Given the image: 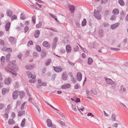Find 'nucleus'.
I'll return each mask as SVG.
<instances>
[{"mask_svg":"<svg viewBox=\"0 0 128 128\" xmlns=\"http://www.w3.org/2000/svg\"><path fill=\"white\" fill-rule=\"evenodd\" d=\"M16 60H14L11 62V66H10V69L13 72H16L18 70V67L15 64Z\"/></svg>","mask_w":128,"mask_h":128,"instance_id":"1","label":"nucleus"},{"mask_svg":"<svg viewBox=\"0 0 128 128\" xmlns=\"http://www.w3.org/2000/svg\"><path fill=\"white\" fill-rule=\"evenodd\" d=\"M94 16L97 19L100 20L101 18V16L99 12L98 11L95 10L94 12Z\"/></svg>","mask_w":128,"mask_h":128,"instance_id":"2","label":"nucleus"},{"mask_svg":"<svg viewBox=\"0 0 128 128\" xmlns=\"http://www.w3.org/2000/svg\"><path fill=\"white\" fill-rule=\"evenodd\" d=\"M8 40L12 44H14L16 42V39L15 38L12 36L9 37L8 38Z\"/></svg>","mask_w":128,"mask_h":128,"instance_id":"3","label":"nucleus"},{"mask_svg":"<svg viewBox=\"0 0 128 128\" xmlns=\"http://www.w3.org/2000/svg\"><path fill=\"white\" fill-rule=\"evenodd\" d=\"M20 92L17 90H16L14 91L12 94V97L13 99H17L18 96Z\"/></svg>","mask_w":128,"mask_h":128,"instance_id":"4","label":"nucleus"},{"mask_svg":"<svg viewBox=\"0 0 128 128\" xmlns=\"http://www.w3.org/2000/svg\"><path fill=\"white\" fill-rule=\"evenodd\" d=\"M53 67L54 70L57 72H60L63 70L62 67L60 66L59 67L57 66H53Z\"/></svg>","mask_w":128,"mask_h":128,"instance_id":"5","label":"nucleus"},{"mask_svg":"<svg viewBox=\"0 0 128 128\" xmlns=\"http://www.w3.org/2000/svg\"><path fill=\"white\" fill-rule=\"evenodd\" d=\"M43 46L45 47L46 49L49 48L50 47V43L47 41H44L42 43Z\"/></svg>","mask_w":128,"mask_h":128,"instance_id":"6","label":"nucleus"},{"mask_svg":"<svg viewBox=\"0 0 128 128\" xmlns=\"http://www.w3.org/2000/svg\"><path fill=\"white\" fill-rule=\"evenodd\" d=\"M126 15L125 12L124 11H122L120 12V20H123L124 19Z\"/></svg>","mask_w":128,"mask_h":128,"instance_id":"7","label":"nucleus"},{"mask_svg":"<svg viewBox=\"0 0 128 128\" xmlns=\"http://www.w3.org/2000/svg\"><path fill=\"white\" fill-rule=\"evenodd\" d=\"M70 84L69 83H66L62 86L61 88L62 89H65L68 88L70 87Z\"/></svg>","mask_w":128,"mask_h":128,"instance_id":"8","label":"nucleus"},{"mask_svg":"<svg viewBox=\"0 0 128 128\" xmlns=\"http://www.w3.org/2000/svg\"><path fill=\"white\" fill-rule=\"evenodd\" d=\"M26 74L29 78H32V79H34L36 78V75H32V73L29 71H27L26 72Z\"/></svg>","mask_w":128,"mask_h":128,"instance_id":"9","label":"nucleus"},{"mask_svg":"<svg viewBox=\"0 0 128 128\" xmlns=\"http://www.w3.org/2000/svg\"><path fill=\"white\" fill-rule=\"evenodd\" d=\"M34 66V64H28L26 66V68L27 70H30L33 69Z\"/></svg>","mask_w":128,"mask_h":128,"instance_id":"10","label":"nucleus"},{"mask_svg":"<svg viewBox=\"0 0 128 128\" xmlns=\"http://www.w3.org/2000/svg\"><path fill=\"white\" fill-rule=\"evenodd\" d=\"M40 34V31L38 30H35L34 31V36L36 38H38Z\"/></svg>","mask_w":128,"mask_h":128,"instance_id":"11","label":"nucleus"},{"mask_svg":"<svg viewBox=\"0 0 128 128\" xmlns=\"http://www.w3.org/2000/svg\"><path fill=\"white\" fill-rule=\"evenodd\" d=\"M120 25L119 22L115 23L112 25L110 26V28L112 30L115 29L116 28L118 27Z\"/></svg>","mask_w":128,"mask_h":128,"instance_id":"12","label":"nucleus"},{"mask_svg":"<svg viewBox=\"0 0 128 128\" xmlns=\"http://www.w3.org/2000/svg\"><path fill=\"white\" fill-rule=\"evenodd\" d=\"M58 40V38L56 37H55L53 40L52 43V46L53 48H55L56 46V42Z\"/></svg>","mask_w":128,"mask_h":128,"instance_id":"13","label":"nucleus"},{"mask_svg":"<svg viewBox=\"0 0 128 128\" xmlns=\"http://www.w3.org/2000/svg\"><path fill=\"white\" fill-rule=\"evenodd\" d=\"M6 14L8 16L11 17L12 15L13 12L11 10L8 9L6 11Z\"/></svg>","mask_w":128,"mask_h":128,"instance_id":"14","label":"nucleus"},{"mask_svg":"<svg viewBox=\"0 0 128 128\" xmlns=\"http://www.w3.org/2000/svg\"><path fill=\"white\" fill-rule=\"evenodd\" d=\"M82 78V74L81 72H78L77 74V80L79 81H80Z\"/></svg>","mask_w":128,"mask_h":128,"instance_id":"15","label":"nucleus"},{"mask_svg":"<svg viewBox=\"0 0 128 128\" xmlns=\"http://www.w3.org/2000/svg\"><path fill=\"white\" fill-rule=\"evenodd\" d=\"M11 80L12 79L10 78H6L4 80V83L8 85L10 83Z\"/></svg>","mask_w":128,"mask_h":128,"instance_id":"16","label":"nucleus"},{"mask_svg":"<svg viewBox=\"0 0 128 128\" xmlns=\"http://www.w3.org/2000/svg\"><path fill=\"white\" fill-rule=\"evenodd\" d=\"M46 122L47 124V126L49 127L52 126V122L51 120L50 119H48L46 120Z\"/></svg>","mask_w":128,"mask_h":128,"instance_id":"17","label":"nucleus"},{"mask_svg":"<svg viewBox=\"0 0 128 128\" xmlns=\"http://www.w3.org/2000/svg\"><path fill=\"white\" fill-rule=\"evenodd\" d=\"M72 48L71 46L69 44H68L66 46V50L67 53L70 52L71 51Z\"/></svg>","mask_w":128,"mask_h":128,"instance_id":"18","label":"nucleus"},{"mask_svg":"<svg viewBox=\"0 0 128 128\" xmlns=\"http://www.w3.org/2000/svg\"><path fill=\"white\" fill-rule=\"evenodd\" d=\"M106 81L107 83L108 84H112L114 83L113 81L111 79L109 78H106Z\"/></svg>","mask_w":128,"mask_h":128,"instance_id":"19","label":"nucleus"},{"mask_svg":"<svg viewBox=\"0 0 128 128\" xmlns=\"http://www.w3.org/2000/svg\"><path fill=\"white\" fill-rule=\"evenodd\" d=\"M62 76L63 80H66L67 78L68 75L66 72H63Z\"/></svg>","mask_w":128,"mask_h":128,"instance_id":"20","label":"nucleus"},{"mask_svg":"<svg viewBox=\"0 0 128 128\" xmlns=\"http://www.w3.org/2000/svg\"><path fill=\"white\" fill-rule=\"evenodd\" d=\"M69 8L71 12L72 13H74L75 10V7L74 6L72 5H70L69 6Z\"/></svg>","mask_w":128,"mask_h":128,"instance_id":"21","label":"nucleus"},{"mask_svg":"<svg viewBox=\"0 0 128 128\" xmlns=\"http://www.w3.org/2000/svg\"><path fill=\"white\" fill-rule=\"evenodd\" d=\"M10 25V22H8L6 23L5 26V29L6 30L8 31V30Z\"/></svg>","mask_w":128,"mask_h":128,"instance_id":"22","label":"nucleus"},{"mask_svg":"<svg viewBox=\"0 0 128 128\" xmlns=\"http://www.w3.org/2000/svg\"><path fill=\"white\" fill-rule=\"evenodd\" d=\"M119 12L118 9L117 8L114 9L112 11V13L116 15H118L119 13Z\"/></svg>","mask_w":128,"mask_h":128,"instance_id":"23","label":"nucleus"},{"mask_svg":"<svg viewBox=\"0 0 128 128\" xmlns=\"http://www.w3.org/2000/svg\"><path fill=\"white\" fill-rule=\"evenodd\" d=\"M15 123L14 121L13 118H10L8 121V124L9 125L13 124Z\"/></svg>","mask_w":128,"mask_h":128,"instance_id":"24","label":"nucleus"},{"mask_svg":"<svg viewBox=\"0 0 128 128\" xmlns=\"http://www.w3.org/2000/svg\"><path fill=\"white\" fill-rule=\"evenodd\" d=\"M9 91L8 90H7L6 88H3L2 90V94L3 95H4L6 92Z\"/></svg>","mask_w":128,"mask_h":128,"instance_id":"25","label":"nucleus"},{"mask_svg":"<svg viewBox=\"0 0 128 128\" xmlns=\"http://www.w3.org/2000/svg\"><path fill=\"white\" fill-rule=\"evenodd\" d=\"M52 61V60L50 58L48 59L45 63V65L46 66H49Z\"/></svg>","mask_w":128,"mask_h":128,"instance_id":"26","label":"nucleus"},{"mask_svg":"<svg viewBox=\"0 0 128 128\" xmlns=\"http://www.w3.org/2000/svg\"><path fill=\"white\" fill-rule=\"evenodd\" d=\"M36 50L38 52H40L41 51V48L40 47L39 45H37L36 46Z\"/></svg>","mask_w":128,"mask_h":128,"instance_id":"27","label":"nucleus"},{"mask_svg":"<svg viewBox=\"0 0 128 128\" xmlns=\"http://www.w3.org/2000/svg\"><path fill=\"white\" fill-rule=\"evenodd\" d=\"M19 95H20V98L22 99L24 97V93L23 91H20V92Z\"/></svg>","mask_w":128,"mask_h":128,"instance_id":"28","label":"nucleus"},{"mask_svg":"<svg viewBox=\"0 0 128 128\" xmlns=\"http://www.w3.org/2000/svg\"><path fill=\"white\" fill-rule=\"evenodd\" d=\"M10 53L8 54L6 56V62H9L10 59Z\"/></svg>","mask_w":128,"mask_h":128,"instance_id":"29","label":"nucleus"},{"mask_svg":"<svg viewBox=\"0 0 128 128\" xmlns=\"http://www.w3.org/2000/svg\"><path fill=\"white\" fill-rule=\"evenodd\" d=\"M46 51L43 50L42 51L41 53V55L42 58H44L46 55Z\"/></svg>","mask_w":128,"mask_h":128,"instance_id":"30","label":"nucleus"},{"mask_svg":"<svg viewBox=\"0 0 128 128\" xmlns=\"http://www.w3.org/2000/svg\"><path fill=\"white\" fill-rule=\"evenodd\" d=\"M42 24V22L41 21L38 24L36 25V27L37 28H39L41 27Z\"/></svg>","mask_w":128,"mask_h":128,"instance_id":"31","label":"nucleus"},{"mask_svg":"<svg viewBox=\"0 0 128 128\" xmlns=\"http://www.w3.org/2000/svg\"><path fill=\"white\" fill-rule=\"evenodd\" d=\"M118 3L122 6H124L125 4L123 0H119Z\"/></svg>","mask_w":128,"mask_h":128,"instance_id":"32","label":"nucleus"},{"mask_svg":"<svg viewBox=\"0 0 128 128\" xmlns=\"http://www.w3.org/2000/svg\"><path fill=\"white\" fill-rule=\"evenodd\" d=\"M86 19H84L83 21H82V26H84L86 25Z\"/></svg>","mask_w":128,"mask_h":128,"instance_id":"33","label":"nucleus"},{"mask_svg":"<svg viewBox=\"0 0 128 128\" xmlns=\"http://www.w3.org/2000/svg\"><path fill=\"white\" fill-rule=\"evenodd\" d=\"M25 113V111L24 110H22L19 112L18 113V116H22V114H24Z\"/></svg>","mask_w":128,"mask_h":128,"instance_id":"34","label":"nucleus"},{"mask_svg":"<svg viewBox=\"0 0 128 128\" xmlns=\"http://www.w3.org/2000/svg\"><path fill=\"white\" fill-rule=\"evenodd\" d=\"M116 114H112V120L114 121H115L116 120Z\"/></svg>","mask_w":128,"mask_h":128,"instance_id":"35","label":"nucleus"},{"mask_svg":"<svg viewBox=\"0 0 128 128\" xmlns=\"http://www.w3.org/2000/svg\"><path fill=\"white\" fill-rule=\"evenodd\" d=\"M26 119L25 118H24L22 121V122L21 124V126L22 127H23L24 126L25 122Z\"/></svg>","mask_w":128,"mask_h":128,"instance_id":"36","label":"nucleus"},{"mask_svg":"<svg viewBox=\"0 0 128 128\" xmlns=\"http://www.w3.org/2000/svg\"><path fill=\"white\" fill-rule=\"evenodd\" d=\"M88 63L89 65L91 64L93 62V60L92 59L89 57L88 59Z\"/></svg>","mask_w":128,"mask_h":128,"instance_id":"37","label":"nucleus"},{"mask_svg":"<svg viewBox=\"0 0 128 128\" xmlns=\"http://www.w3.org/2000/svg\"><path fill=\"white\" fill-rule=\"evenodd\" d=\"M12 49L10 48H6L5 49V51L7 52L11 53L12 52Z\"/></svg>","mask_w":128,"mask_h":128,"instance_id":"38","label":"nucleus"},{"mask_svg":"<svg viewBox=\"0 0 128 128\" xmlns=\"http://www.w3.org/2000/svg\"><path fill=\"white\" fill-rule=\"evenodd\" d=\"M71 81L73 84H74L76 82L75 79L74 78L73 76H72L70 77Z\"/></svg>","mask_w":128,"mask_h":128,"instance_id":"39","label":"nucleus"},{"mask_svg":"<svg viewBox=\"0 0 128 128\" xmlns=\"http://www.w3.org/2000/svg\"><path fill=\"white\" fill-rule=\"evenodd\" d=\"M20 19L21 20H24L25 19V16L24 14L22 13L20 15Z\"/></svg>","mask_w":128,"mask_h":128,"instance_id":"40","label":"nucleus"},{"mask_svg":"<svg viewBox=\"0 0 128 128\" xmlns=\"http://www.w3.org/2000/svg\"><path fill=\"white\" fill-rule=\"evenodd\" d=\"M72 106L73 110L75 112L77 111V109L76 108V107L75 105L74 104H72Z\"/></svg>","mask_w":128,"mask_h":128,"instance_id":"41","label":"nucleus"},{"mask_svg":"<svg viewBox=\"0 0 128 128\" xmlns=\"http://www.w3.org/2000/svg\"><path fill=\"white\" fill-rule=\"evenodd\" d=\"M1 63H4L5 61V58L4 56H2L0 58Z\"/></svg>","mask_w":128,"mask_h":128,"instance_id":"42","label":"nucleus"},{"mask_svg":"<svg viewBox=\"0 0 128 128\" xmlns=\"http://www.w3.org/2000/svg\"><path fill=\"white\" fill-rule=\"evenodd\" d=\"M90 92L91 93L94 95H96L97 94V92L95 90H90Z\"/></svg>","mask_w":128,"mask_h":128,"instance_id":"43","label":"nucleus"},{"mask_svg":"<svg viewBox=\"0 0 128 128\" xmlns=\"http://www.w3.org/2000/svg\"><path fill=\"white\" fill-rule=\"evenodd\" d=\"M116 17L114 15H112L110 18V20H115L116 19Z\"/></svg>","mask_w":128,"mask_h":128,"instance_id":"44","label":"nucleus"},{"mask_svg":"<svg viewBox=\"0 0 128 128\" xmlns=\"http://www.w3.org/2000/svg\"><path fill=\"white\" fill-rule=\"evenodd\" d=\"M33 56L34 58H36L38 56V53L36 52H33Z\"/></svg>","mask_w":128,"mask_h":128,"instance_id":"45","label":"nucleus"},{"mask_svg":"<svg viewBox=\"0 0 128 128\" xmlns=\"http://www.w3.org/2000/svg\"><path fill=\"white\" fill-rule=\"evenodd\" d=\"M79 50V48L78 46H75L74 48V52H76Z\"/></svg>","mask_w":128,"mask_h":128,"instance_id":"46","label":"nucleus"},{"mask_svg":"<svg viewBox=\"0 0 128 128\" xmlns=\"http://www.w3.org/2000/svg\"><path fill=\"white\" fill-rule=\"evenodd\" d=\"M56 76V74H54L52 76L51 80H52L53 81L54 80Z\"/></svg>","mask_w":128,"mask_h":128,"instance_id":"47","label":"nucleus"},{"mask_svg":"<svg viewBox=\"0 0 128 128\" xmlns=\"http://www.w3.org/2000/svg\"><path fill=\"white\" fill-rule=\"evenodd\" d=\"M11 17H12L11 20L12 21L17 19V16H16L15 14L13 15Z\"/></svg>","mask_w":128,"mask_h":128,"instance_id":"48","label":"nucleus"},{"mask_svg":"<svg viewBox=\"0 0 128 128\" xmlns=\"http://www.w3.org/2000/svg\"><path fill=\"white\" fill-rule=\"evenodd\" d=\"M21 103V102L20 100L18 101L16 103V107H17L18 106H20Z\"/></svg>","mask_w":128,"mask_h":128,"instance_id":"49","label":"nucleus"},{"mask_svg":"<svg viewBox=\"0 0 128 128\" xmlns=\"http://www.w3.org/2000/svg\"><path fill=\"white\" fill-rule=\"evenodd\" d=\"M5 70L8 72H10L11 73V72H12L10 70H12L10 69V68H6L5 69Z\"/></svg>","mask_w":128,"mask_h":128,"instance_id":"50","label":"nucleus"},{"mask_svg":"<svg viewBox=\"0 0 128 128\" xmlns=\"http://www.w3.org/2000/svg\"><path fill=\"white\" fill-rule=\"evenodd\" d=\"M26 102H23L22 105H21V106L20 107V109L21 110H23L24 109V105L25 104Z\"/></svg>","mask_w":128,"mask_h":128,"instance_id":"51","label":"nucleus"},{"mask_svg":"<svg viewBox=\"0 0 128 128\" xmlns=\"http://www.w3.org/2000/svg\"><path fill=\"white\" fill-rule=\"evenodd\" d=\"M36 17L34 16L32 17V21L33 23L35 24L36 23Z\"/></svg>","mask_w":128,"mask_h":128,"instance_id":"52","label":"nucleus"},{"mask_svg":"<svg viewBox=\"0 0 128 128\" xmlns=\"http://www.w3.org/2000/svg\"><path fill=\"white\" fill-rule=\"evenodd\" d=\"M33 42L32 40H30L28 42L27 44V45L28 46H30L33 45Z\"/></svg>","mask_w":128,"mask_h":128,"instance_id":"53","label":"nucleus"},{"mask_svg":"<svg viewBox=\"0 0 128 128\" xmlns=\"http://www.w3.org/2000/svg\"><path fill=\"white\" fill-rule=\"evenodd\" d=\"M59 122L63 126H64L65 125V123L63 122L62 121L60 120H58Z\"/></svg>","mask_w":128,"mask_h":128,"instance_id":"54","label":"nucleus"},{"mask_svg":"<svg viewBox=\"0 0 128 128\" xmlns=\"http://www.w3.org/2000/svg\"><path fill=\"white\" fill-rule=\"evenodd\" d=\"M49 29L50 30L53 31L54 32H58V31H57V30L54 28H50Z\"/></svg>","mask_w":128,"mask_h":128,"instance_id":"55","label":"nucleus"},{"mask_svg":"<svg viewBox=\"0 0 128 128\" xmlns=\"http://www.w3.org/2000/svg\"><path fill=\"white\" fill-rule=\"evenodd\" d=\"M110 49L112 50L117 51L118 50H119L120 49L118 48H110Z\"/></svg>","mask_w":128,"mask_h":128,"instance_id":"56","label":"nucleus"},{"mask_svg":"<svg viewBox=\"0 0 128 128\" xmlns=\"http://www.w3.org/2000/svg\"><path fill=\"white\" fill-rule=\"evenodd\" d=\"M11 116L12 118H14L16 116V114L14 112H13L11 113Z\"/></svg>","mask_w":128,"mask_h":128,"instance_id":"57","label":"nucleus"},{"mask_svg":"<svg viewBox=\"0 0 128 128\" xmlns=\"http://www.w3.org/2000/svg\"><path fill=\"white\" fill-rule=\"evenodd\" d=\"M47 86V84L46 82H42L41 83V85H39V86Z\"/></svg>","mask_w":128,"mask_h":128,"instance_id":"58","label":"nucleus"},{"mask_svg":"<svg viewBox=\"0 0 128 128\" xmlns=\"http://www.w3.org/2000/svg\"><path fill=\"white\" fill-rule=\"evenodd\" d=\"M0 44L2 46H3L4 45V43L3 40L1 39H0Z\"/></svg>","mask_w":128,"mask_h":128,"instance_id":"59","label":"nucleus"},{"mask_svg":"<svg viewBox=\"0 0 128 128\" xmlns=\"http://www.w3.org/2000/svg\"><path fill=\"white\" fill-rule=\"evenodd\" d=\"M75 24L77 27L78 28H80V24L78 22H75Z\"/></svg>","mask_w":128,"mask_h":128,"instance_id":"60","label":"nucleus"},{"mask_svg":"<svg viewBox=\"0 0 128 128\" xmlns=\"http://www.w3.org/2000/svg\"><path fill=\"white\" fill-rule=\"evenodd\" d=\"M28 30V26H26L24 29V32L26 33Z\"/></svg>","mask_w":128,"mask_h":128,"instance_id":"61","label":"nucleus"},{"mask_svg":"<svg viewBox=\"0 0 128 128\" xmlns=\"http://www.w3.org/2000/svg\"><path fill=\"white\" fill-rule=\"evenodd\" d=\"M50 15L52 18H53L54 19L56 18V16L50 13Z\"/></svg>","mask_w":128,"mask_h":128,"instance_id":"62","label":"nucleus"},{"mask_svg":"<svg viewBox=\"0 0 128 128\" xmlns=\"http://www.w3.org/2000/svg\"><path fill=\"white\" fill-rule=\"evenodd\" d=\"M4 106V104H0V109H3Z\"/></svg>","mask_w":128,"mask_h":128,"instance_id":"63","label":"nucleus"},{"mask_svg":"<svg viewBox=\"0 0 128 128\" xmlns=\"http://www.w3.org/2000/svg\"><path fill=\"white\" fill-rule=\"evenodd\" d=\"M46 69L44 67L42 68V73H45L46 72Z\"/></svg>","mask_w":128,"mask_h":128,"instance_id":"64","label":"nucleus"}]
</instances>
